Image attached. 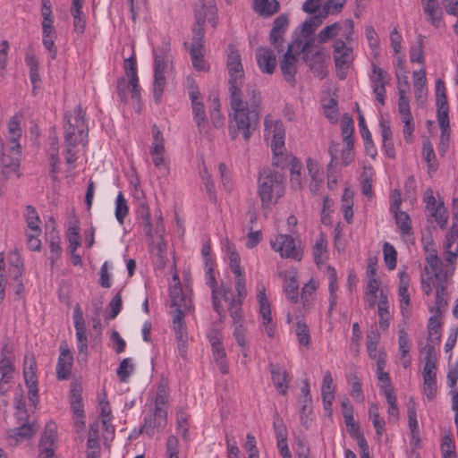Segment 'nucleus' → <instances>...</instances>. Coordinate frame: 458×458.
I'll list each match as a JSON object with an SVG mask.
<instances>
[{
	"label": "nucleus",
	"mask_w": 458,
	"mask_h": 458,
	"mask_svg": "<svg viewBox=\"0 0 458 458\" xmlns=\"http://www.w3.org/2000/svg\"><path fill=\"white\" fill-rule=\"evenodd\" d=\"M260 95L254 85H247L243 95L230 97L229 136L240 134L248 141L259 123Z\"/></svg>",
	"instance_id": "1"
},
{
	"label": "nucleus",
	"mask_w": 458,
	"mask_h": 458,
	"mask_svg": "<svg viewBox=\"0 0 458 458\" xmlns=\"http://www.w3.org/2000/svg\"><path fill=\"white\" fill-rule=\"evenodd\" d=\"M21 115L16 114L8 122L7 147L3 148L0 158L1 174L4 180L18 172L21 157L20 140L22 130L20 125Z\"/></svg>",
	"instance_id": "2"
},
{
	"label": "nucleus",
	"mask_w": 458,
	"mask_h": 458,
	"mask_svg": "<svg viewBox=\"0 0 458 458\" xmlns=\"http://www.w3.org/2000/svg\"><path fill=\"white\" fill-rule=\"evenodd\" d=\"M285 193L284 175L269 167L261 169L258 178V194L263 208H271Z\"/></svg>",
	"instance_id": "3"
},
{
	"label": "nucleus",
	"mask_w": 458,
	"mask_h": 458,
	"mask_svg": "<svg viewBox=\"0 0 458 458\" xmlns=\"http://www.w3.org/2000/svg\"><path fill=\"white\" fill-rule=\"evenodd\" d=\"M170 45L163 42L161 46L154 48V81H153V98L157 104H159L166 84L165 72L168 64L172 62L170 53Z\"/></svg>",
	"instance_id": "4"
},
{
	"label": "nucleus",
	"mask_w": 458,
	"mask_h": 458,
	"mask_svg": "<svg viewBox=\"0 0 458 458\" xmlns=\"http://www.w3.org/2000/svg\"><path fill=\"white\" fill-rule=\"evenodd\" d=\"M265 137L271 139V148L274 153L273 165L284 168L288 157L284 156L285 131L281 121L274 120L270 114L264 119Z\"/></svg>",
	"instance_id": "5"
},
{
	"label": "nucleus",
	"mask_w": 458,
	"mask_h": 458,
	"mask_svg": "<svg viewBox=\"0 0 458 458\" xmlns=\"http://www.w3.org/2000/svg\"><path fill=\"white\" fill-rule=\"evenodd\" d=\"M226 68L229 75L228 91L230 97L236 95H243L245 93L246 88L243 87L244 70L242 64L241 55L233 45L229 46Z\"/></svg>",
	"instance_id": "6"
},
{
	"label": "nucleus",
	"mask_w": 458,
	"mask_h": 458,
	"mask_svg": "<svg viewBox=\"0 0 458 458\" xmlns=\"http://www.w3.org/2000/svg\"><path fill=\"white\" fill-rule=\"evenodd\" d=\"M196 27L192 30V42L190 46V55L192 65L197 71H207L208 65L204 60V29L205 18L201 15L196 16Z\"/></svg>",
	"instance_id": "7"
},
{
	"label": "nucleus",
	"mask_w": 458,
	"mask_h": 458,
	"mask_svg": "<svg viewBox=\"0 0 458 458\" xmlns=\"http://www.w3.org/2000/svg\"><path fill=\"white\" fill-rule=\"evenodd\" d=\"M214 264H209L208 267H206L205 271V279L206 284L211 289V298H212V306L214 310L219 315V319L221 322H224L226 318V312L221 303V300L228 301L229 293H232L230 288L225 287V285H220L216 287V280L215 276V272L213 269Z\"/></svg>",
	"instance_id": "8"
},
{
	"label": "nucleus",
	"mask_w": 458,
	"mask_h": 458,
	"mask_svg": "<svg viewBox=\"0 0 458 458\" xmlns=\"http://www.w3.org/2000/svg\"><path fill=\"white\" fill-rule=\"evenodd\" d=\"M333 57L336 76L340 80H344L354 61L352 47L347 46L344 39H337L333 45Z\"/></svg>",
	"instance_id": "9"
},
{
	"label": "nucleus",
	"mask_w": 458,
	"mask_h": 458,
	"mask_svg": "<svg viewBox=\"0 0 458 458\" xmlns=\"http://www.w3.org/2000/svg\"><path fill=\"white\" fill-rule=\"evenodd\" d=\"M85 112L80 106L65 114L64 125V137L71 132L72 138L88 140V125L84 119Z\"/></svg>",
	"instance_id": "10"
},
{
	"label": "nucleus",
	"mask_w": 458,
	"mask_h": 458,
	"mask_svg": "<svg viewBox=\"0 0 458 458\" xmlns=\"http://www.w3.org/2000/svg\"><path fill=\"white\" fill-rule=\"evenodd\" d=\"M225 249L229 260V267L235 278V290L240 297L247 295L244 269L241 266V258L235 245L226 241Z\"/></svg>",
	"instance_id": "11"
},
{
	"label": "nucleus",
	"mask_w": 458,
	"mask_h": 458,
	"mask_svg": "<svg viewBox=\"0 0 458 458\" xmlns=\"http://www.w3.org/2000/svg\"><path fill=\"white\" fill-rule=\"evenodd\" d=\"M191 290L182 289L179 281L170 287V298L172 314L182 311V314L190 313L193 310Z\"/></svg>",
	"instance_id": "12"
},
{
	"label": "nucleus",
	"mask_w": 458,
	"mask_h": 458,
	"mask_svg": "<svg viewBox=\"0 0 458 458\" xmlns=\"http://www.w3.org/2000/svg\"><path fill=\"white\" fill-rule=\"evenodd\" d=\"M73 322L76 332V345L79 352L78 360L87 361L88 359V337L87 328L83 314L79 304L73 310Z\"/></svg>",
	"instance_id": "13"
},
{
	"label": "nucleus",
	"mask_w": 458,
	"mask_h": 458,
	"mask_svg": "<svg viewBox=\"0 0 458 458\" xmlns=\"http://www.w3.org/2000/svg\"><path fill=\"white\" fill-rule=\"evenodd\" d=\"M390 80L389 74L376 64H371V73L369 75L370 86L376 99L380 105H385L386 85Z\"/></svg>",
	"instance_id": "14"
},
{
	"label": "nucleus",
	"mask_w": 458,
	"mask_h": 458,
	"mask_svg": "<svg viewBox=\"0 0 458 458\" xmlns=\"http://www.w3.org/2000/svg\"><path fill=\"white\" fill-rule=\"evenodd\" d=\"M424 202L426 203V210L428 211L429 216L436 221L440 228L444 229L448 222V215L444 202L437 201L433 194V191L430 189L426 191Z\"/></svg>",
	"instance_id": "15"
},
{
	"label": "nucleus",
	"mask_w": 458,
	"mask_h": 458,
	"mask_svg": "<svg viewBox=\"0 0 458 458\" xmlns=\"http://www.w3.org/2000/svg\"><path fill=\"white\" fill-rule=\"evenodd\" d=\"M257 300L259 306V314L262 318V324L265 327V332L267 336L272 338L275 335L276 326L273 323L271 307L267 297L264 285L259 286Z\"/></svg>",
	"instance_id": "16"
},
{
	"label": "nucleus",
	"mask_w": 458,
	"mask_h": 458,
	"mask_svg": "<svg viewBox=\"0 0 458 458\" xmlns=\"http://www.w3.org/2000/svg\"><path fill=\"white\" fill-rule=\"evenodd\" d=\"M272 249L286 259H301V254L297 250L294 239L287 234H279L271 241Z\"/></svg>",
	"instance_id": "17"
},
{
	"label": "nucleus",
	"mask_w": 458,
	"mask_h": 458,
	"mask_svg": "<svg viewBox=\"0 0 458 458\" xmlns=\"http://www.w3.org/2000/svg\"><path fill=\"white\" fill-rule=\"evenodd\" d=\"M152 143L149 149V154L152 158L154 165L160 169L165 165V139L159 128L154 124L151 128Z\"/></svg>",
	"instance_id": "18"
},
{
	"label": "nucleus",
	"mask_w": 458,
	"mask_h": 458,
	"mask_svg": "<svg viewBox=\"0 0 458 458\" xmlns=\"http://www.w3.org/2000/svg\"><path fill=\"white\" fill-rule=\"evenodd\" d=\"M167 411L163 408L155 409L154 412L147 414L144 417V423L141 426L140 432L153 437L156 429L160 430L166 424Z\"/></svg>",
	"instance_id": "19"
},
{
	"label": "nucleus",
	"mask_w": 458,
	"mask_h": 458,
	"mask_svg": "<svg viewBox=\"0 0 458 458\" xmlns=\"http://www.w3.org/2000/svg\"><path fill=\"white\" fill-rule=\"evenodd\" d=\"M409 283V276L405 273H400L398 297L401 313L405 318H408L411 314V298L408 291Z\"/></svg>",
	"instance_id": "20"
},
{
	"label": "nucleus",
	"mask_w": 458,
	"mask_h": 458,
	"mask_svg": "<svg viewBox=\"0 0 458 458\" xmlns=\"http://www.w3.org/2000/svg\"><path fill=\"white\" fill-rule=\"evenodd\" d=\"M379 130L382 138V148L385 155L388 158L394 159L396 153L389 120L382 117L379 120Z\"/></svg>",
	"instance_id": "21"
},
{
	"label": "nucleus",
	"mask_w": 458,
	"mask_h": 458,
	"mask_svg": "<svg viewBox=\"0 0 458 458\" xmlns=\"http://www.w3.org/2000/svg\"><path fill=\"white\" fill-rule=\"evenodd\" d=\"M280 276L284 279V292L286 299L292 303H297L299 301L297 273L295 271H283L280 272Z\"/></svg>",
	"instance_id": "22"
},
{
	"label": "nucleus",
	"mask_w": 458,
	"mask_h": 458,
	"mask_svg": "<svg viewBox=\"0 0 458 458\" xmlns=\"http://www.w3.org/2000/svg\"><path fill=\"white\" fill-rule=\"evenodd\" d=\"M256 59L259 68L262 72L272 74L276 66V57L273 50L268 47H258Z\"/></svg>",
	"instance_id": "23"
},
{
	"label": "nucleus",
	"mask_w": 458,
	"mask_h": 458,
	"mask_svg": "<svg viewBox=\"0 0 458 458\" xmlns=\"http://www.w3.org/2000/svg\"><path fill=\"white\" fill-rule=\"evenodd\" d=\"M269 369L275 387L282 395H285L290 383L289 373L279 364L270 363Z\"/></svg>",
	"instance_id": "24"
},
{
	"label": "nucleus",
	"mask_w": 458,
	"mask_h": 458,
	"mask_svg": "<svg viewBox=\"0 0 458 458\" xmlns=\"http://www.w3.org/2000/svg\"><path fill=\"white\" fill-rule=\"evenodd\" d=\"M306 166L310 178V191L312 195H318L323 186V173L320 171L318 162L312 158H307Z\"/></svg>",
	"instance_id": "25"
},
{
	"label": "nucleus",
	"mask_w": 458,
	"mask_h": 458,
	"mask_svg": "<svg viewBox=\"0 0 458 458\" xmlns=\"http://www.w3.org/2000/svg\"><path fill=\"white\" fill-rule=\"evenodd\" d=\"M458 228L453 225L446 233L444 248L445 252V260L453 264L458 256Z\"/></svg>",
	"instance_id": "26"
},
{
	"label": "nucleus",
	"mask_w": 458,
	"mask_h": 458,
	"mask_svg": "<svg viewBox=\"0 0 458 458\" xmlns=\"http://www.w3.org/2000/svg\"><path fill=\"white\" fill-rule=\"evenodd\" d=\"M421 4L430 24L437 29L440 28L442 25L443 11L437 0H421Z\"/></svg>",
	"instance_id": "27"
},
{
	"label": "nucleus",
	"mask_w": 458,
	"mask_h": 458,
	"mask_svg": "<svg viewBox=\"0 0 458 458\" xmlns=\"http://www.w3.org/2000/svg\"><path fill=\"white\" fill-rule=\"evenodd\" d=\"M246 295L240 297L237 294V298L235 299L233 293H229V300L225 301L228 302V310L230 312V316L233 319V328L238 327L239 325L244 327V318L242 316V304Z\"/></svg>",
	"instance_id": "28"
},
{
	"label": "nucleus",
	"mask_w": 458,
	"mask_h": 458,
	"mask_svg": "<svg viewBox=\"0 0 458 458\" xmlns=\"http://www.w3.org/2000/svg\"><path fill=\"white\" fill-rule=\"evenodd\" d=\"M357 111L359 114L358 125H359V129H360V131L363 142H364L365 152L367 155H369L372 158H375V157L377 154V151L376 146L374 144V141L372 140L371 133L366 124L365 118H364L363 114H361L359 106H357Z\"/></svg>",
	"instance_id": "29"
},
{
	"label": "nucleus",
	"mask_w": 458,
	"mask_h": 458,
	"mask_svg": "<svg viewBox=\"0 0 458 458\" xmlns=\"http://www.w3.org/2000/svg\"><path fill=\"white\" fill-rule=\"evenodd\" d=\"M296 56L292 53V46L289 45L283 60L280 64V69L284 75V80L291 83H294V76L296 73Z\"/></svg>",
	"instance_id": "30"
},
{
	"label": "nucleus",
	"mask_w": 458,
	"mask_h": 458,
	"mask_svg": "<svg viewBox=\"0 0 458 458\" xmlns=\"http://www.w3.org/2000/svg\"><path fill=\"white\" fill-rule=\"evenodd\" d=\"M20 426L12 429L9 437L21 442L31 438L38 431V427L34 422H29L28 419L23 421H18Z\"/></svg>",
	"instance_id": "31"
},
{
	"label": "nucleus",
	"mask_w": 458,
	"mask_h": 458,
	"mask_svg": "<svg viewBox=\"0 0 458 458\" xmlns=\"http://www.w3.org/2000/svg\"><path fill=\"white\" fill-rule=\"evenodd\" d=\"M72 366V356L68 348L61 347L56 364V377L60 380L68 378Z\"/></svg>",
	"instance_id": "32"
},
{
	"label": "nucleus",
	"mask_w": 458,
	"mask_h": 458,
	"mask_svg": "<svg viewBox=\"0 0 458 458\" xmlns=\"http://www.w3.org/2000/svg\"><path fill=\"white\" fill-rule=\"evenodd\" d=\"M408 427L411 431V442L414 445H418L420 442V432L419 428V422L417 420V409L416 404L412 399L409 401L408 409Z\"/></svg>",
	"instance_id": "33"
},
{
	"label": "nucleus",
	"mask_w": 458,
	"mask_h": 458,
	"mask_svg": "<svg viewBox=\"0 0 458 458\" xmlns=\"http://www.w3.org/2000/svg\"><path fill=\"white\" fill-rule=\"evenodd\" d=\"M88 140H79L77 138H72L71 132H68L67 136L64 137V156L67 165H72L78 158V144L86 145Z\"/></svg>",
	"instance_id": "34"
},
{
	"label": "nucleus",
	"mask_w": 458,
	"mask_h": 458,
	"mask_svg": "<svg viewBox=\"0 0 458 458\" xmlns=\"http://www.w3.org/2000/svg\"><path fill=\"white\" fill-rule=\"evenodd\" d=\"M290 183L293 190H302L306 185V180L301 176V164L293 157H289Z\"/></svg>",
	"instance_id": "35"
},
{
	"label": "nucleus",
	"mask_w": 458,
	"mask_h": 458,
	"mask_svg": "<svg viewBox=\"0 0 458 458\" xmlns=\"http://www.w3.org/2000/svg\"><path fill=\"white\" fill-rule=\"evenodd\" d=\"M253 10L263 17H270L280 9L277 0H253Z\"/></svg>",
	"instance_id": "36"
},
{
	"label": "nucleus",
	"mask_w": 458,
	"mask_h": 458,
	"mask_svg": "<svg viewBox=\"0 0 458 458\" xmlns=\"http://www.w3.org/2000/svg\"><path fill=\"white\" fill-rule=\"evenodd\" d=\"M426 261L430 268L431 273L437 280L442 281L446 278V271H449V269L444 268L443 262L437 256V251L435 250H433L426 257Z\"/></svg>",
	"instance_id": "37"
},
{
	"label": "nucleus",
	"mask_w": 458,
	"mask_h": 458,
	"mask_svg": "<svg viewBox=\"0 0 458 458\" xmlns=\"http://www.w3.org/2000/svg\"><path fill=\"white\" fill-rule=\"evenodd\" d=\"M211 350L215 361L222 374H227L229 371V366L226 360V353L223 342L218 344H212Z\"/></svg>",
	"instance_id": "38"
},
{
	"label": "nucleus",
	"mask_w": 458,
	"mask_h": 458,
	"mask_svg": "<svg viewBox=\"0 0 458 458\" xmlns=\"http://www.w3.org/2000/svg\"><path fill=\"white\" fill-rule=\"evenodd\" d=\"M139 217L142 219L143 222V231L146 234V236L149 238H153V233H152V225L150 220V211L148 205L146 201V199H141L140 203L137 205V210H136Z\"/></svg>",
	"instance_id": "39"
},
{
	"label": "nucleus",
	"mask_w": 458,
	"mask_h": 458,
	"mask_svg": "<svg viewBox=\"0 0 458 458\" xmlns=\"http://www.w3.org/2000/svg\"><path fill=\"white\" fill-rule=\"evenodd\" d=\"M23 377L25 385H38L37 378V363L35 358L31 356H25Z\"/></svg>",
	"instance_id": "40"
},
{
	"label": "nucleus",
	"mask_w": 458,
	"mask_h": 458,
	"mask_svg": "<svg viewBox=\"0 0 458 458\" xmlns=\"http://www.w3.org/2000/svg\"><path fill=\"white\" fill-rule=\"evenodd\" d=\"M83 0H72L71 13L73 17L74 30L82 33L85 30V20L82 13Z\"/></svg>",
	"instance_id": "41"
},
{
	"label": "nucleus",
	"mask_w": 458,
	"mask_h": 458,
	"mask_svg": "<svg viewBox=\"0 0 458 458\" xmlns=\"http://www.w3.org/2000/svg\"><path fill=\"white\" fill-rule=\"evenodd\" d=\"M164 232L165 229L163 226V220L160 217L157 222L156 233L157 236L156 241L153 240V246L155 248L156 254L160 258L162 261L166 255V243L163 238Z\"/></svg>",
	"instance_id": "42"
},
{
	"label": "nucleus",
	"mask_w": 458,
	"mask_h": 458,
	"mask_svg": "<svg viewBox=\"0 0 458 458\" xmlns=\"http://www.w3.org/2000/svg\"><path fill=\"white\" fill-rule=\"evenodd\" d=\"M191 106L193 119L198 126L199 132L206 133L208 131V120L203 103H193Z\"/></svg>",
	"instance_id": "43"
},
{
	"label": "nucleus",
	"mask_w": 458,
	"mask_h": 458,
	"mask_svg": "<svg viewBox=\"0 0 458 458\" xmlns=\"http://www.w3.org/2000/svg\"><path fill=\"white\" fill-rule=\"evenodd\" d=\"M395 223L400 230L402 237L411 235L412 233L411 221L410 216L404 211L393 213Z\"/></svg>",
	"instance_id": "44"
},
{
	"label": "nucleus",
	"mask_w": 458,
	"mask_h": 458,
	"mask_svg": "<svg viewBox=\"0 0 458 458\" xmlns=\"http://www.w3.org/2000/svg\"><path fill=\"white\" fill-rule=\"evenodd\" d=\"M247 329L245 327H242L241 325L238 327L233 328V335L240 347V351L244 358H248L250 354V345L249 341L246 337Z\"/></svg>",
	"instance_id": "45"
},
{
	"label": "nucleus",
	"mask_w": 458,
	"mask_h": 458,
	"mask_svg": "<svg viewBox=\"0 0 458 458\" xmlns=\"http://www.w3.org/2000/svg\"><path fill=\"white\" fill-rule=\"evenodd\" d=\"M294 332L299 344L306 348H310L311 344V337L307 324L302 320H298L295 323Z\"/></svg>",
	"instance_id": "46"
},
{
	"label": "nucleus",
	"mask_w": 458,
	"mask_h": 458,
	"mask_svg": "<svg viewBox=\"0 0 458 458\" xmlns=\"http://www.w3.org/2000/svg\"><path fill=\"white\" fill-rule=\"evenodd\" d=\"M426 37L422 34L417 36L416 44L411 47L410 49V60L411 63H418L423 64L424 59V40Z\"/></svg>",
	"instance_id": "47"
},
{
	"label": "nucleus",
	"mask_w": 458,
	"mask_h": 458,
	"mask_svg": "<svg viewBox=\"0 0 458 458\" xmlns=\"http://www.w3.org/2000/svg\"><path fill=\"white\" fill-rule=\"evenodd\" d=\"M169 402V386L168 381L162 378L157 386V394L155 399V409L162 408L167 405Z\"/></svg>",
	"instance_id": "48"
},
{
	"label": "nucleus",
	"mask_w": 458,
	"mask_h": 458,
	"mask_svg": "<svg viewBox=\"0 0 458 458\" xmlns=\"http://www.w3.org/2000/svg\"><path fill=\"white\" fill-rule=\"evenodd\" d=\"M369 416L372 421L373 427L376 430L377 436H382L385 432V425L386 422L383 418H381L379 414V409L377 404L371 403L369 408Z\"/></svg>",
	"instance_id": "49"
},
{
	"label": "nucleus",
	"mask_w": 458,
	"mask_h": 458,
	"mask_svg": "<svg viewBox=\"0 0 458 458\" xmlns=\"http://www.w3.org/2000/svg\"><path fill=\"white\" fill-rule=\"evenodd\" d=\"M14 357H1L0 359V373L3 382L6 380H13L15 371Z\"/></svg>",
	"instance_id": "50"
},
{
	"label": "nucleus",
	"mask_w": 458,
	"mask_h": 458,
	"mask_svg": "<svg viewBox=\"0 0 458 458\" xmlns=\"http://www.w3.org/2000/svg\"><path fill=\"white\" fill-rule=\"evenodd\" d=\"M25 220L27 227L30 232L41 233V229L39 226L40 219L36 208L32 206L26 207Z\"/></svg>",
	"instance_id": "51"
},
{
	"label": "nucleus",
	"mask_w": 458,
	"mask_h": 458,
	"mask_svg": "<svg viewBox=\"0 0 458 458\" xmlns=\"http://www.w3.org/2000/svg\"><path fill=\"white\" fill-rule=\"evenodd\" d=\"M354 132L353 120L348 114H344L341 120V133L343 135L344 144L354 142L352 135Z\"/></svg>",
	"instance_id": "52"
},
{
	"label": "nucleus",
	"mask_w": 458,
	"mask_h": 458,
	"mask_svg": "<svg viewBox=\"0 0 458 458\" xmlns=\"http://www.w3.org/2000/svg\"><path fill=\"white\" fill-rule=\"evenodd\" d=\"M173 315V329L174 332L175 338L188 337L187 327L184 321L186 314H182V311Z\"/></svg>",
	"instance_id": "53"
},
{
	"label": "nucleus",
	"mask_w": 458,
	"mask_h": 458,
	"mask_svg": "<svg viewBox=\"0 0 458 458\" xmlns=\"http://www.w3.org/2000/svg\"><path fill=\"white\" fill-rule=\"evenodd\" d=\"M8 263L10 265L9 272L13 276V279L17 280L21 276L22 273V261L18 251L14 250L8 254Z\"/></svg>",
	"instance_id": "54"
},
{
	"label": "nucleus",
	"mask_w": 458,
	"mask_h": 458,
	"mask_svg": "<svg viewBox=\"0 0 458 458\" xmlns=\"http://www.w3.org/2000/svg\"><path fill=\"white\" fill-rule=\"evenodd\" d=\"M413 88L416 98H422L426 95V72L424 69L413 72Z\"/></svg>",
	"instance_id": "55"
},
{
	"label": "nucleus",
	"mask_w": 458,
	"mask_h": 458,
	"mask_svg": "<svg viewBox=\"0 0 458 458\" xmlns=\"http://www.w3.org/2000/svg\"><path fill=\"white\" fill-rule=\"evenodd\" d=\"M134 371V364L131 358L123 359L116 370L117 377L121 382H127Z\"/></svg>",
	"instance_id": "56"
},
{
	"label": "nucleus",
	"mask_w": 458,
	"mask_h": 458,
	"mask_svg": "<svg viewBox=\"0 0 458 458\" xmlns=\"http://www.w3.org/2000/svg\"><path fill=\"white\" fill-rule=\"evenodd\" d=\"M428 342L439 343L441 337V321L437 317H430L428 325Z\"/></svg>",
	"instance_id": "57"
},
{
	"label": "nucleus",
	"mask_w": 458,
	"mask_h": 458,
	"mask_svg": "<svg viewBox=\"0 0 458 458\" xmlns=\"http://www.w3.org/2000/svg\"><path fill=\"white\" fill-rule=\"evenodd\" d=\"M128 211L127 201L123 194L120 191L116 197L114 211L116 220L120 225L123 224L124 218L128 215Z\"/></svg>",
	"instance_id": "58"
},
{
	"label": "nucleus",
	"mask_w": 458,
	"mask_h": 458,
	"mask_svg": "<svg viewBox=\"0 0 458 458\" xmlns=\"http://www.w3.org/2000/svg\"><path fill=\"white\" fill-rule=\"evenodd\" d=\"M378 317H379V327L383 330H386L389 327V311L388 302L386 297H382L377 305Z\"/></svg>",
	"instance_id": "59"
},
{
	"label": "nucleus",
	"mask_w": 458,
	"mask_h": 458,
	"mask_svg": "<svg viewBox=\"0 0 458 458\" xmlns=\"http://www.w3.org/2000/svg\"><path fill=\"white\" fill-rule=\"evenodd\" d=\"M348 384L351 386V395L359 403L363 402L364 394L360 378L355 374H351L347 377Z\"/></svg>",
	"instance_id": "60"
},
{
	"label": "nucleus",
	"mask_w": 458,
	"mask_h": 458,
	"mask_svg": "<svg viewBox=\"0 0 458 458\" xmlns=\"http://www.w3.org/2000/svg\"><path fill=\"white\" fill-rule=\"evenodd\" d=\"M49 250H50V265L54 267L56 261L59 259L62 254V248L60 246V238L57 233H52L50 242H49Z\"/></svg>",
	"instance_id": "61"
},
{
	"label": "nucleus",
	"mask_w": 458,
	"mask_h": 458,
	"mask_svg": "<svg viewBox=\"0 0 458 458\" xmlns=\"http://www.w3.org/2000/svg\"><path fill=\"white\" fill-rule=\"evenodd\" d=\"M422 155L426 163L428 164L429 169L436 171L437 170V159L436 154L433 148V145L429 140H426L423 142L422 147Z\"/></svg>",
	"instance_id": "62"
},
{
	"label": "nucleus",
	"mask_w": 458,
	"mask_h": 458,
	"mask_svg": "<svg viewBox=\"0 0 458 458\" xmlns=\"http://www.w3.org/2000/svg\"><path fill=\"white\" fill-rule=\"evenodd\" d=\"M71 409L74 416L84 414L81 394L77 388L71 389Z\"/></svg>",
	"instance_id": "63"
},
{
	"label": "nucleus",
	"mask_w": 458,
	"mask_h": 458,
	"mask_svg": "<svg viewBox=\"0 0 458 458\" xmlns=\"http://www.w3.org/2000/svg\"><path fill=\"white\" fill-rule=\"evenodd\" d=\"M384 259L389 270H393L396 267L397 252L394 246L389 242L383 245Z\"/></svg>",
	"instance_id": "64"
}]
</instances>
